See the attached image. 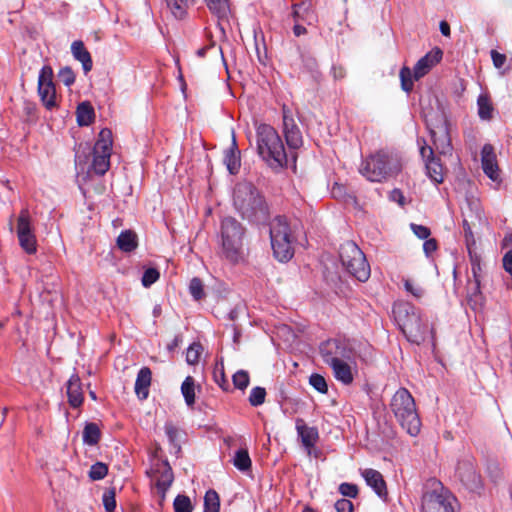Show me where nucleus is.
Wrapping results in <instances>:
<instances>
[{
    "label": "nucleus",
    "instance_id": "obj_18",
    "mask_svg": "<svg viewBox=\"0 0 512 512\" xmlns=\"http://www.w3.org/2000/svg\"><path fill=\"white\" fill-rule=\"evenodd\" d=\"M293 17L295 20L293 32L294 35L297 37L304 35L307 32L306 28L301 24V22L311 25L313 24L316 18L314 13L310 9V4L304 2L300 4H295L293 6Z\"/></svg>",
    "mask_w": 512,
    "mask_h": 512
},
{
    "label": "nucleus",
    "instance_id": "obj_19",
    "mask_svg": "<svg viewBox=\"0 0 512 512\" xmlns=\"http://www.w3.org/2000/svg\"><path fill=\"white\" fill-rule=\"evenodd\" d=\"M457 474L461 482L472 492H478L482 487V481L471 462L459 463Z\"/></svg>",
    "mask_w": 512,
    "mask_h": 512
},
{
    "label": "nucleus",
    "instance_id": "obj_43",
    "mask_svg": "<svg viewBox=\"0 0 512 512\" xmlns=\"http://www.w3.org/2000/svg\"><path fill=\"white\" fill-rule=\"evenodd\" d=\"M173 505L175 512H192V503L188 496L178 495Z\"/></svg>",
    "mask_w": 512,
    "mask_h": 512
},
{
    "label": "nucleus",
    "instance_id": "obj_54",
    "mask_svg": "<svg viewBox=\"0 0 512 512\" xmlns=\"http://www.w3.org/2000/svg\"><path fill=\"white\" fill-rule=\"evenodd\" d=\"M404 287L407 292L413 296L420 298L423 295V290L419 286H415L409 279L404 280Z\"/></svg>",
    "mask_w": 512,
    "mask_h": 512
},
{
    "label": "nucleus",
    "instance_id": "obj_40",
    "mask_svg": "<svg viewBox=\"0 0 512 512\" xmlns=\"http://www.w3.org/2000/svg\"><path fill=\"white\" fill-rule=\"evenodd\" d=\"M108 473V466L103 462H96L89 470V477L93 481L103 479Z\"/></svg>",
    "mask_w": 512,
    "mask_h": 512
},
{
    "label": "nucleus",
    "instance_id": "obj_41",
    "mask_svg": "<svg viewBox=\"0 0 512 512\" xmlns=\"http://www.w3.org/2000/svg\"><path fill=\"white\" fill-rule=\"evenodd\" d=\"M413 72L408 67H403L400 70L401 87L405 92H410L413 89Z\"/></svg>",
    "mask_w": 512,
    "mask_h": 512
},
{
    "label": "nucleus",
    "instance_id": "obj_63",
    "mask_svg": "<svg viewBox=\"0 0 512 512\" xmlns=\"http://www.w3.org/2000/svg\"><path fill=\"white\" fill-rule=\"evenodd\" d=\"M7 412H8V409H7V408H4V409H3V411H2L3 419H5V417L7 416ZM3 421H4V420H2V421H1V423H0V427H1V426H2V424H3Z\"/></svg>",
    "mask_w": 512,
    "mask_h": 512
},
{
    "label": "nucleus",
    "instance_id": "obj_60",
    "mask_svg": "<svg viewBox=\"0 0 512 512\" xmlns=\"http://www.w3.org/2000/svg\"><path fill=\"white\" fill-rule=\"evenodd\" d=\"M440 31L444 36L450 35V26L446 21L440 22Z\"/></svg>",
    "mask_w": 512,
    "mask_h": 512
},
{
    "label": "nucleus",
    "instance_id": "obj_30",
    "mask_svg": "<svg viewBox=\"0 0 512 512\" xmlns=\"http://www.w3.org/2000/svg\"><path fill=\"white\" fill-rule=\"evenodd\" d=\"M137 235L131 230H125L117 238V246L124 252H131L137 247Z\"/></svg>",
    "mask_w": 512,
    "mask_h": 512
},
{
    "label": "nucleus",
    "instance_id": "obj_9",
    "mask_svg": "<svg viewBox=\"0 0 512 512\" xmlns=\"http://www.w3.org/2000/svg\"><path fill=\"white\" fill-rule=\"evenodd\" d=\"M340 260L346 270L357 280L365 282L370 277V266L364 253L351 241L341 245Z\"/></svg>",
    "mask_w": 512,
    "mask_h": 512
},
{
    "label": "nucleus",
    "instance_id": "obj_1",
    "mask_svg": "<svg viewBox=\"0 0 512 512\" xmlns=\"http://www.w3.org/2000/svg\"><path fill=\"white\" fill-rule=\"evenodd\" d=\"M233 202L243 219L261 223L269 216L268 205L259 190L249 182L238 183L234 189Z\"/></svg>",
    "mask_w": 512,
    "mask_h": 512
},
{
    "label": "nucleus",
    "instance_id": "obj_22",
    "mask_svg": "<svg viewBox=\"0 0 512 512\" xmlns=\"http://www.w3.org/2000/svg\"><path fill=\"white\" fill-rule=\"evenodd\" d=\"M362 477L365 479L366 484L373 489V491L383 500L387 499L388 491L386 482L382 474L371 468L361 471Z\"/></svg>",
    "mask_w": 512,
    "mask_h": 512
},
{
    "label": "nucleus",
    "instance_id": "obj_12",
    "mask_svg": "<svg viewBox=\"0 0 512 512\" xmlns=\"http://www.w3.org/2000/svg\"><path fill=\"white\" fill-rule=\"evenodd\" d=\"M17 237L21 248L28 254L37 251V240L33 232L31 217L27 209L21 210L17 220Z\"/></svg>",
    "mask_w": 512,
    "mask_h": 512
},
{
    "label": "nucleus",
    "instance_id": "obj_2",
    "mask_svg": "<svg viewBox=\"0 0 512 512\" xmlns=\"http://www.w3.org/2000/svg\"><path fill=\"white\" fill-rule=\"evenodd\" d=\"M257 152L261 159L272 168H282L287 163L283 141L278 132L268 124L256 128Z\"/></svg>",
    "mask_w": 512,
    "mask_h": 512
},
{
    "label": "nucleus",
    "instance_id": "obj_14",
    "mask_svg": "<svg viewBox=\"0 0 512 512\" xmlns=\"http://www.w3.org/2000/svg\"><path fill=\"white\" fill-rule=\"evenodd\" d=\"M38 93L43 105L52 109L57 105L56 90L53 84V70L50 66H43L38 77Z\"/></svg>",
    "mask_w": 512,
    "mask_h": 512
},
{
    "label": "nucleus",
    "instance_id": "obj_17",
    "mask_svg": "<svg viewBox=\"0 0 512 512\" xmlns=\"http://www.w3.org/2000/svg\"><path fill=\"white\" fill-rule=\"evenodd\" d=\"M420 154L426 160L427 175L436 184H440L444 180V168L439 159L434 157V151L430 146L423 145L420 147Z\"/></svg>",
    "mask_w": 512,
    "mask_h": 512
},
{
    "label": "nucleus",
    "instance_id": "obj_64",
    "mask_svg": "<svg viewBox=\"0 0 512 512\" xmlns=\"http://www.w3.org/2000/svg\"><path fill=\"white\" fill-rule=\"evenodd\" d=\"M89 395H90V397H91L92 399H94V400L96 399V395H95V393H94L93 391H90V392H89Z\"/></svg>",
    "mask_w": 512,
    "mask_h": 512
},
{
    "label": "nucleus",
    "instance_id": "obj_39",
    "mask_svg": "<svg viewBox=\"0 0 512 512\" xmlns=\"http://www.w3.org/2000/svg\"><path fill=\"white\" fill-rule=\"evenodd\" d=\"M203 352V347L200 343H192L186 353V361L189 365H195L199 362L200 356Z\"/></svg>",
    "mask_w": 512,
    "mask_h": 512
},
{
    "label": "nucleus",
    "instance_id": "obj_47",
    "mask_svg": "<svg viewBox=\"0 0 512 512\" xmlns=\"http://www.w3.org/2000/svg\"><path fill=\"white\" fill-rule=\"evenodd\" d=\"M159 272L155 268H149L145 270L143 276H142V285L144 287H149L153 283H155L159 279Z\"/></svg>",
    "mask_w": 512,
    "mask_h": 512
},
{
    "label": "nucleus",
    "instance_id": "obj_58",
    "mask_svg": "<svg viewBox=\"0 0 512 512\" xmlns=\"http://www.w3.org/2000/svg\"><path fill=\"white\" fill-rule=\"evenodd\" d=\"M390 199L403 206L405 204V197L399 189H394L390 193Z\"/></svg>",
    "mask_w": 512,
    "mask_h": 512
},
{
    "label": "nucleus",
    "instance_id": "obj_45",
    "mask_svg": "<svg viewBox=\"0 0 512 512\" xmlns=\"http://www.w3.org/2000/svg\"><path fill=\"white\" fill-rule=\"evenodd\" d=\"M233 384L236 388L244 390L249 385V374L245 370H239L233 375Z\"/></svg>",
    "mask_w": 512,
    "mask_h": 512
},
{
    "label": "nucleus",
    "instance_id": "obj_7",
    "mask_svg": "<svg viewBox=\"0 0 512 512\" xmlns=\"http://www.w3.org/2000/svg\"><path fill=\"white\" fill-rule=\"evenodd\" d=\"M270 240L274 257L280 262L289 261L294 255L293 239L284 217H276L270 225Z\"/></svg>",
    "mask_w": 512,
    "mask_h": 512
},
{
    "label": "nucleus",
    "instance_id": "obj_46",
    "mask_svg": "<svg viewBox=\"0 0 512 512\" xmlns=\"http://www.w3.org/2000/svg\"><path fill=\"white\" fill-rule=\"evenodd\" d=\"M189 291L195 300H200L204 296L203 284L199 278H193L189 284Z\"/></svg>",
    "mask_w": 512,
    "mask_h": 512
},
{
    "label": "nucleus",
    "instance_id": "obj_57",
    "mask_svg": "<svg viewBox=\"0 0 512 512\" xmlns=\"http://www.w3.org/2000/svg\"><path fill=\"white\" fill-rule=\"evenodd\" d=\"M165 433L169 438L170 442H174L178 436V429L172 423H166Z\"/></svg>",
    "mask_w": 512,
    "mask_h": 512
},
{
    "label": "nucleus",
    "instance_id": "obj_61",
    "mask_svg": "<svg viewBox=\"0 0 512 512\" xmlns=\"http://www.w3.org/2000/svg\"><path fill=\"white\" fill-rule=\"evenodd\" d=\"M205 53H206V48H201V49L197 50V54L200 57H203L205 55Z\"/></svg>",
    "mask_w": 512,
    "mask_h": 512
},
{
    "label": "nucleus",
    "instance_id": "obj_32",
    "mask_svg": "<svg viewBox=\"0 0 512 512\" xmlns=\"http://www.w3.org/2000/svg\"><path fill=\"white\" fill-rule=\"evenodd\" d=\"M195 380L192 376H187L181 385V393L188 407H192L195 403Z\"/></svg>",
    "mask_w": 512,
    "mask_h": 512
},
{
    "label": "nucleus",
    "instance_id": "obj_4",
    "mask_svg": "<svg viewBox=\"0 0 512 512\" xmlns=\"http://www.w3.org/2000/svg\"><path fill=\"white\" fill-rule=\"evenodd\" d=\"M401 169L402 163L396 155L381 150L364 159L359 172L371 182H382L397 175Z\"/></svg>",
    "mask_w": 512,
    "mask_h": 512
},
{
    "label": "nucleus",
    "instance_id": "obj_33",
    "mask_svg": "<svg viewBox=\"0 0 512 512\" xmlns=\"http://www.w3.org/2000/svg\"><path fill=\"white\" fill-rule=\"evenodd\" d=\"M468 300L473 309L482 305L481 280H470L468 284Z\"/></svg>",
    "mask_w": 512,
    "mask_h": 512
},
{
    "label": "nucleus",
    "instance_id": "obj_8",
    "mask_svg": "<svg viewBox=\"0 0 512 512\" xmlns=\"http://www.w3.org/2000/svg\"><path fill=\"white\" fill-rule=\"evenodd\" d=\"M455 498L441 482L431 479L422 497L423 512H454Z\"/></svg>",
    "mask_w": 512,
    "mask_h": 512
},
{
    "label": "nucleus",
    "instance_id": "obj_16",
    "mask_svg": "<svg viewBox=\"0 0 512 512\" xmlns=\"http://www.w3.org/2000/svg\"><path fill=\"white\" fill-rule=\"evenodd\" d=\"M153 480L160 495V502L165 500L166 492L174 480L173 471L168 462L163 461L156 464L153 472Z\"/></svg>",
    "mask_w": 512,
    "mask_h": 512
},
{
    "label": "nucleus",
    "instance_id": "obj_55",
    "mask_svg": "<svg viewBox=\"0 0 512 512\" xmlns=\"http://www.w3.org/2000/svg\"><path fill=\"white\" fill-rule=\"evenodd\" d=\"M491 58H492L494 66L496 68H501L506 61V56L504 54H501V53L495 51V50L491 51Z\"/></svg>",
    "mask_w": 512,
    "mask_h": 512
},
{
    "label": "nucleus",
    "instance_id": "obj_35",
    "mask_svg": "<svg viewBox=\"0 0 512 512\" xmlns=\"http://www.w3.org/2000/svg\"><path fill=\"white\" fill-rule=\"evenodd\" d=\"M190 2L191 0H165L168 9L177 19H182L186 15Z\"/></svg>",
    "mask_w": 512,
    "mask_h": 512
},
{
    "label": "nucleus",
    "instance_id": "obj_11",
    "mask_svg": "<svg viewBox=\"0 0 512 512\" xmlns=\"http://www.w3.org/2000/svg\"><path fill=\"white\" fill-rule=\"evenodd\" d=\"M435 150L441 155H451L453 147L449 135L448 123L443 115H440L435 123L427 122Z\"/></svg>",
    "mask_w": 512,
    "mask_h": 512
},
{
    "label": "nucleus",
    "instance_id": "obj_31",
    "mask_svg": "<svg viewBox=\"0 0 512 512\" xmlns=\"http://www.w3.org/2000/svg\"><path fill=\"white\" fill-rule=\"evenodd\" d=\"M77 122L80 126H88L93 122L94 110L88 102H83L77 107Z\"/></svg>",
    "mask_w": 512,
    "mask_h": 512
},
{
    "label": "nucleus",
    "instance_id": "obj_29",
    "mask_svg": "<svg viewBox=\"0 0 512 512\" xmlns=\"http://www.w3.org/2000/svg\"><path fill=\"white\" fill-rule=\"evenodd\" d=\"M224 163L230 174H236L240 168V155L236 148V140L233 138L232 148L226 151Z\"/></svg>",
    "mask_w": 512,
    "mask_h": 512
},
{
    "label": "nucleus",
    "instance_id": "obj_50",
    "mask_svg": "<svg viewBox=\"0 0 512 512\" xmlns=\"http://www.w3.org/2000/svg\"><path fill=\"white\" fill-rule=\"evenodd\" d=\"M103 505L107 512H111L116 508L115 494L113 491H108L104 493Z\"/></svg>",
    "mask_w": 512,
    "mask_h": 512
},
{
    "label": "nucleus",
    "instance_id": "obj_51",
    "mask_svg": "<svg viewBox=\"0 0 512 512\" xmlns=\"http://www.w3.org/2000/svg\"><path fill=\"white\" fill-rule=\"evenodd\" d=\"M411 230L420 239H428L431 232L430 229L423 225L411 224Z\"/></svg>",
    "mask_w": 512,
    "mask_h": 512
},
{
    "label": "nucleus",
    "instance_id": "obj_24",
    "mask_svg": "<svg viewBox=\"0 0 512 512\" xmlns=\"http://www.w3.org/2000/svg\"><path fill=\"white\" fill-rule=\"evenodd\" d=\"M67 396L69 404L78 408L83 403L81 380L77 374H73L67 382Z\"/></svg>",
    "mask_w": 512,
    "mask_h": 512
},
{
    "label": "nucleus",
    "instance_id": "obj_62",
    "mask_svg": "<svg viewBox=\"0 0 512 512\" xmlns=\"http://www.w3.org/2000/svg\"><path fill=\"white\" fill-rule=\"evenodd\" d=\"M178 343H179V339H178V337H176V338L174 339V341H173L172 345H171L169 348H170V349H172V348H174V347L178 346Z\"/></svg>",
    "mask_w": 512,
    "mask_h": 512
},
{
    "label": "nucleus",
    "instance_id": "obj_6",
    "mask_svg": "<svg viewBox=\"0 0 512 512\" xmlns=\"http://www.w3.org/2000/svg\"><path fill=\"white\" fill-rule=\"evenodd\" d=\"M243 236L244 228L237 220L227 217L222 221V255L231 263H238L244 259Z\"/></svg>",
    "mask_w": 512,
    "mask_h": 512
},
{
    "label": "nucleus",
    "instance_id": "obj_52",
    "mask_svg": "<svg viewBox=\"0 0 512 512\" xmlns=\"http://www.w3.org/2000/svg\"><path fill=\"white\" fill-rule=\"evenodd\" d=\"M471 272L473 280H481V264L477 256L471 255Z\"/></svg>",
    "mask_w": 512,
    "mask_h": 512
},
{
    "label": "nucleus",
    "instance_id": "obj_28",
    "mask_svg": "<svg viewBox=\"0 0 512 512\" xmlns=\"http://www.w3.org/2000/svg\"><path fill=\"white\" fill-rule=\"evenodd\" d=\"M209 11L219 19H225L230 13L229 0H203Z\"/></svg>",
    "mask_w": 512,
    "mask_h": 512
},
{
    "label": "nucleus",
    "instance_id": "obj_56",
    "mask_svg": "<svg viewBox=\"0 0 512 512\" xmlns=\"http://www.w3.org/2000/svg\"><path fill=\"white\" fill-rule=\"evenodd\" d=\"M437 249V242L435 239H426L423 243V250L426 256H430Z\"/></svg>",
    "mask_w": 512,
    "mask_h": 512
},
{
    "label": "nucleus",
    "instance_id": "obj_20",
    "mask_svg": "<svg viewBox=\"0 0 512 512\" xmlns=\"http://www.w3.org/2000/svg\"><path fill=\"white\" fill-rule=\"evenodd\" d=\"M288 110L283 108V128L286 143L289 148L297 149L303 144L301 132L294 122V119L288 114Z\"/></svg>",
    "mask_w": 512,
    "mask_h": 512
},
{
    "label": "nucleus",
    "instance_id": "obj_49",
    "mask_svg": "<svg viewBox=\"0 0 512 512\" xmlns=\"http://www.w3.org/2000/svg\"><path fill=\"white\" fill-rule=\"evenodd\" d=\"M339 492L346 497L355 498L358 494V487L351 483H342L339 486Z\"/></svg>",
    "mask_w": 512,
    "mask_h": 512
},
{
    "label": "nucleus",
    "instance_id": "obj_15",
    "mask_svg": "<svg viewBox=\"0 0 512 512\" xmlns=\"http://www.w3.org/2000/svg\"><path fill=\"white\" fill-rule=\"evenodd\" d=\"M481 164L485 175L494 183L499 185L502 181V178L497 163V157L492 145L485 144L483 146L481 150Z\"/></svg>",
    "mask_w": 512,
    "mask_h": 512
},
{
    "label": "nucleus",
    "instance_id": "obj_5",
    "mask_svg": "<svg viewBox=\"0 0 512 512\" xmlns=\"http://www.w3.org/2000/svg\"><path fill=\"white\" fill-rule=\"evenodd\" d=\"M390 406L401 427L411 436L418 435L421 428V421L416 410L414 398L410 392L405 388L396 391L392 397Z\"/></svg>",
    "mask_w": 512,
    "mask_h": 512
},
{
    "label": "nucleus",
    "instance_id": "obj_38",
    "mask_svg": "<svg viewBox=\"0 0 512 512\" xmlns=\"http://www.w3.org/2000/svg\"><path fill=\"white\" fill-rule=\"evenodd\" d=\"M479 116L481 119L487 120L492 117V105L485 95H480L477 100Z\"/></svg>",
    "mask_w": 512,
    "mask_h": 512
},
{
    "label": "nucleus",
    "instance_id": "obj_27",
    "mask_svg": "<svg viewBox=\"0 0 512 512\" xmlns=\"http://www.w3.org/2000/svg\"><path fill=\"white\" fill-rule=\"evenodd\" d=\"M71 52L73 57L82 63L83 70L85 73L91 71L93 65L92 58L82 41H74L71 45Z\"/></svg>",
    "mask_w": 512,
    "mask_h": 512
},
{
    "label": "nucleus",
    "instance_id": "obj_34",
    "mask_svg": "<svg viewBox=\"0 0 512 512\" xmlns=\"http://www.w3.org/2000/svg\"><path fill=\"white\" fill-rule=\"evenodd\" d=\"M83 442L89 446L96 445L101 437V431L96 423H87L83 430Z\"/></svg>",
    "mask_w": 512,
    "mask_h": 512
},
{
    "label": "nucleus",
    "instance_id": "obj_3",
    "mask_svg": "<svg viewBox=\"0 0 512 512\" xmlns=\"http://www.w3.org/2000/svg\"><path fill=\"white\" fill-rule=\"evenodd\" d=\"M393 314L400 330L406 338L419 344L429 332L427 322H423L419 310L408 302H397L393 306Z\"/></svg>",
    "mask_w": 512,
    "mask_h": 512
},
{
    "label": "nucleus",
    "instance_id": "obj_53",
    "mask_svg": "<svg viewBox=\"0 0 512 512\" xmlns=\"http://www.w3.org/2000/svg\"><path fill=\"white\" fill-rule=\"evenodd\" d=\"M335 509L337 512H352L353 503L348 499H340L336 501Z\"/></svg>",
    "mask_w": 512,
    "mask_h": 512
},
{
    "label": "nucleus",
    "instance_id": "obj_13",
    "mask_svg": "<svg viewBox=\"0 0 512 512\" xmlns=\"http://www.w3.org/2000/svg\"><path fill=\"white\" fill-rule=\"evenodd\" d=\"M320 355L328 366L344 359H351L352 350L341 340L330 339L320 345Z\"/></svg>",
    "mask_w": 512,
    "mask_h": 512
},
{
    "label": "nucleus",
    "instance_id": "obj_42",
    "mask_svg": "<svg viewBox=\"0 0 512 512\" xmlns=\"http://www.w3.org/2000/svg\"><path fill=\"white\" fill-rule=\"evenodd\" d=\"M309 384L318 392L326 394L328 392V385L325 378L317 373H314L309 378Z\"/></svg>",
    "mask_w": 512,
    "mask_h": 512
},
{
    "label": "nucleus",
    "instance_id": "obj_25",
    "mask_svg": "<svg viewBox=\"0 0 512 512\" xmlns=\"http://www.w3.org/2000/svg\"><path fill=\"white\" fill-rule=\"evenodd\" d=\"M152 372L150 368L143 367L137 374L135 381V393L139 399L144 400L149 395V387L151 385Z\"/></svg>",
    "mask_w": 512,
    "mask_h": 512
},
{
    "label": "nucleus",
    "instance_id": "obj_37",
    "mask_svg": "<svg viewBox=\"0 0 512 512\" xmlns=\"http://www.w3.org/2000/svg\"><path fill=\"white\" fill-rule=\"evenodd\" d=\"M219 495L214 490H208L204 497V512H219Z\"/></svg>",
    "mask_w": 512,
    "mask_h": 512
},
{
    "label": "nucleus",
    "instance_id": "obj_26",
    "mask_svg": "<svg viewBox=\"0 0 512 512\" xmlns=\"http://www.w3.org/2000/svg\"><path fill=\"white\" fill-rule=\"evenodd\" d=\"M296 428L301 438L302 444L310 450L318 440V431L314 427L307 426L303 420H297Z\"/></svg>",
    "mask_w": 512,
    "mask_h": 512
},
{
    "label": "nucleus",
    "instance_id": "obj_21",
    "mask_svg": "<svg viewBox=\"0 0 512 512\" xmlns=\"http://www.w3.org/2000/svg\"><path fill=\"white\" fill-rule=\"evenodd\" d=\"M442 59V51L438 48L428 52L425 56L418 60L413 69L415 80H419L425 76L437 63Z\"/></svg>",
    "mask_w": 512,
    "mask_h": 512
},
{
    "label": "nucleus",
    "instance_id": "obj_36",
    "mask_svg": "<svg viewBox=\"0 0 512 512\" xmlns=\"http://www.w3.org/2000/svg\"><path fill=\"white\" fill-rule=\"evenodd\" d=\"M251 459L247 449H239L233 457V465L240 471L245 472L251 468Z\"/></svg>",
    "mask_w": 512,
    "mask_h": 512
},
{
    "label": "nucleus",
    "instance_id": "obj_44",
    "mask_svg": "<svg viewBox=\"0 0 512 512\" xmlns=\"http://www.w3.org/2000/svg\"><path fill=\"white\" fill-rule=\"evenodd\" d=\"M266 396V391L262 387H254L249 395V403L252 406H260L264 403Z\"/></svg>",
    "mask_w": 512,
    "mask_h": 512
},
{
    "label": "nucleus",
    "instance_id": "obj_48",
    "mask_svg": "<svg viewBox=\"0 0 512 512\" xmlns=\"http://www.w3.org/2000/svg\"><path fill=\"white\" fill-rule=\"evenodd\" d=\"M59 79L64 85L70 86L75 81V74L71 68L65 67L60 70Z\"/></svg>",
    "mask_w": 512,
    "mask_h": 512
},
{
    "label": "nucleus",
    "instance_id": "obj_59",
    "mask_svg": "<svg viewBox=\"0 0 512 512\" xmlns=\"http://www.w3.org/2000/svg\"><path fill=\"white\" fill-rule=\"evenodd\" d=\"M503 267L512 276V250L508 251L503 257Z\"/></svg>",
    "mask_w": 512,
    "mask_h": 512
},
{
    "label": "nucleus",
    "instance_id": "obj_10",
    "mask_svg": "<svg viewBox=\"0 0 512 512\" xmlns=\"http://www.w3.org/2000/svg\"><path fill=\"white\" fill-rule=\"evenodd\" d=\"M113 138L108 128L100 131L98 139L93 148L92 170L98 175H104L110 167Z\"/></svg>",
    "mask_w": 512,
    "mask_h": 512
},
{
    "label": "nucleus",
    "instance_id": "obj_23",
    "mask_svg": "<svg viewBox=\"0 0 512 512\" xmlns=\"http://www.w3.org/2000/svg\"><path fill=\"white\" fill-rule=\"evenodd\" d=\"M334 377L345 385L354 380L355 364L351 359H344L330 366Z\"/></svg>",
    "mask_w": 512,
    "mask_h": 512
}]
</instances>
